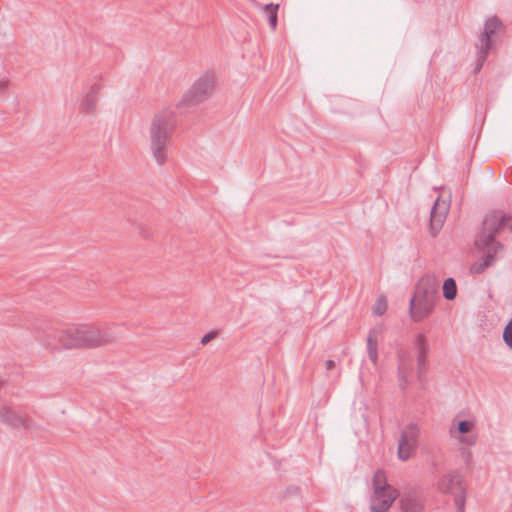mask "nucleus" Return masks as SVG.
Returning <instances> with one entry per match:
<instances>
[{
	"mask_svg": "<svg viewBox=\"0 0 512 512\" xmlns=\"http://www.w3.org/2000/svg\"><path fill=\"white\" fill-rule=\"evenodd\" d=\"M35 337L47 347H56L55 340L65 349L97 348L116 342L117 336L107 324H80L63 330L35 328Z\"/></svg>",
	"mask_w": 512,
	"mask_h": 512,
	"instance_id": "obj_1",
	"label": "nucleus"
},
{
	"mask_svg": "<svg viewBox=\"0 0 512 512\" xmlns=\"http://www.w3.org/2000/svg\"><path fill=\"white\" fill-rule=\"evenodd\" d=\"M505 227L512 231V214L506 215L499 210L486 214L481 231L475 239L476 247L484 253L483 262L471 267L474 273H482L486 268L492 266L498 253L503 251V245L495 240V236Z\"/></svg>",
	"mask_w": 512,
	"mask_h": 512,
	"instance_id": "obj_2",
	"label": "nucleus"
},
{
	"mask_svg": "<svg viewBox=\"0 0 512 512\" xmlns=\"http://www.w3.org/2000/svg\"><path fill=\"white\" fill-rule=\"evenodd\" d=\"M174 111L167 108L156 113L149 128L150 149L158 165L167 161L168 141L175 129Z\"/></svg>",
	"mask_w": 512,
	"mask_h": 512,
	"instance_id": "obj_3",
	"label": "nucleus"
},
{
	"mask_svg": "<svg viewBox=\"0 0 512 512\" xmlns=\"http://www.w3.org/2000/svg\"><path fill=\"white\" fill-rule=\"evenodd\" d=\"M439 296V281L434 275L426 274L419 279L414 296L409 303L410 317L414 322H420L434 311Z\"/></svg>",
	"mask_w": 512,
	"mask_h": 512,
	"instance_id": "obj_4",
	"label": "nucleus"
},
{
	"mask_svg": "<svg viewBox=\"0 0 512 512\" xmlns=\"http://www.w3.org/2000/svg\"><path fill=\"white\" fill-rule=\"evenodd\" d=\"M372 487L370 510L372 512H388L399 493L397 489L388 484L384 470L379 469L375 472Z\"/></svg>",
	"mask_w": 512,
	"mask_h": 512,
	"instance_id": "obj_5",
	"label": "nucleus"
},
{
	"mask_svg": "<svg viewBox=\"0 0 512 512\" xmlns=\"http://www.w3.org/2000/svg\"><path fill=\"white\" fill-rule=\"evenodd\" d=\"M216 85V77L212 72L200 76L191 88L184 94L178 106H194L206 101L212 94Z\"/></svg>",
	"mask_w": 512,
	"mask_h": 512,
	"instance_id": "obj_6",
	"label": "nucleus"
},
{
	"mask_svg": "<svg viewBox=\"0 0 512 512\" xmlns=\"http://www.w3.org/2000/svg\"><path fill=\"white\" fill-rule=\"evenodd\" d=\"M503 29V23L497 16L490 17L485 21L484 29L479 35L478 42L476 43L478 62L476 70H480L483 66V63L492 48L493 36Z\"/></svg>",
	"mask_w": 512,
	"mask_h": 512,
	"instance_id": "obj_7",
	"label": "nucleus"
},
{
	"mask_svg": "<svg viewBox=\"0 0 512 512\" xmlns=\"http://www.w3.org/2000/svg\"><path fill=\"white\" fill-rule=\"evenodd\" d=\"M420 429L417 424L409 423L400 434L398 442V457L402 461H407L416 452L419 445Z\"/></svg>",
	"mask_w": 512,
	"mask_h": 512,
	"instance_id": "obj_8",
	"label": "nucleus"
},
{
	"mask_svg": "<svg viewBox=\"0 0 512 512\" xmlns=\"http://www.w3.org/2000/svg\"><path fill=\"white\" fill-rule=\"evenodd\" d=\"M437 489L440 493L453 495L454 499L461 493L466 495L463 477L457 470L444 474L437 482Z\"/></svg>",
	"mask_w": 512,
	"mask_h": 512,
	"instance_id": "obj_9",
	"label": "nucleus"
},
{
	"mask_svg": "<svg viewBox=\"0 0 512 512\" xmlns=\"http://www.w3.org/2000/svg\"><path fill=\"white\" fill-rule=\"evenodd\" d=\"M0 419L14 429L23 428L30 430L33 427V421L30 417L19 414L5 405L0 407Z\"/></svg>",
	"mask_w": 512,
	"mask_h": 512,
	"instance_id": "obj_10",
	"label": "nucleus"
},
{
	"mask_svg": "<svg viewBox=\"0 0 512 512\" xmlns=\"http://www.w3.org/2000/svg\"><path fill=\"white\" fill-rule=\"evenodd\" d=\"M399 504L402 512H422L424 508L423 497L415 489L404 491Z\"/></svg>",
	"mask_w": 512,
	"mask_h": 512,
	"instance_id": "obj_11",
	"label": "nucleus"
},
{
	"mask_svg": "<svg viewBox=\"0 0 512 512\" xmlns=\"http://www.w3.org/2000/svg\"><path fill=\"white\" fill-rule=\"evenodd\" d=\"M101 84H93L86 95L81 100L79 112L86 115H94L97 109L98 93L101 90Z\"/></svg>",
	"mask_w": 512,
	"mask_h": 512,
	"instance_id": "obj_12",
	"label": "nucleus"
},
{
	"mask_svg": "<svg viewBox=\"0 0 512 512\" xmlns=\"http://www.w3.org/2000/svg\"><path fill=\"white\" fill-rule=\"evenodd\" d=\"M448 208L445 203L442 206L439 204V199H437L431 208L430 212V232L432 236H436L437 233L442 228Z\"/></svg>",
	"mask_w": 512,
	"mask_h": 512,
	"instance_id": "obj_13",
	"label": "nucleus"
},
{
	"mask_svg": "<svg viewBox=\"0 0 512 512\" xmlns=\"http://www.w3.org/2000/svg\"><path fill=\"white\" fill-rule=\"evenodd\" d=\"M414 346L418 353V376L421 379L425 372L426 360L429 352V345L426 336L424 334H418L414 340Z\"/></svg>",
	"mask_w": 512,
	"mask_h": 512,
	"instance_id": "obj_14",
	"label": "nucleus"
},
{
	"mask_svg": "<svg viewBox=\"0 0 512 512\" xmlns=\"http://www.w3.org/2000/svg\"><path fill=\"white\" fill-rule=\"evenodd\" d=\"M473 427H474V422L469 421V420H461L457 424V431L462 435L457 438L461 443L465 444L466 446H474L476 444V441H477L476 435H466L469 432H471Z\"/></svg>",
	"mask_w": 512,
	"mask_h": 512,
	"instance_id": "obj_15",
	"label": "nucleus"
},
{
	"mask_svg": "<svg viewBox=\"0 0 512 512\" xmlns=\"http://www.w3.org/2000/svg\"><path fill=\"white\" fill-rule=\"evenodd\" d=\"M367 351L369 359L374 365L377 364L378 360V342L375 330H370L367 337Z\"/></svg>",
	"mask_w": 512,
	"mask_h": 512,
	"instance_id": "obj_16",
	"label": "nucleus"
},
{
	"mask_svg": "<svg viewBox=\"0 0 512 512\" xmlns=\"http://www.w3.org/2000/svg\"><path fill=\"white\" fill-rule=\"evenodd\" d=\"M278 9H279V5L273 4V3L266 4L263 7V12L267 16L268 23L273 31H275L277 28Z\"/></svg>",
	"mask_w": 512,
	"mask_h": 512,
	"instance_id": "obj_17",
	"label": "nucleus"
},
{
	"mask_svg": "<svg viewBox=\"0 0 512 512\" xmlns=\"http://www.w3.org/2000/svg\"><path fill=\"white\" fill-rule=\"evenodd\" d=\"M443 296L446 300H454L457 296V285L453 278H447L442 286Z\"/></svg>",
	"mask_w": 512,
	"mask_h": 512,
	"instance_id": "obj_18",
	"label": "nucleus"
},
{
	"mask_svg": "<svg viewBox=\"0 0 512 512\" xmlns=\"http://www.w3.org/2000/svg\"><path fill=\"white\" fill-rule=\"evenodd\" d=\"M503 340L505 344L512 350V318L508 321L504 328Z\"/></svg>",
	"mask_w": 512,
	"mask_h": 512,
	"instance_id": "obj_19",
	"label": "nucleus"
},
{
	"mask_svg": "<svg viewBox=\"0 0 512 512\" xmlns=\"http://www.w3.org/2000/svg\"><path fill=\"white\" fill-rule=\"evenodd\" d=\"M387 310V301L384 296H381L377 299L376 305L374 307V314L381 316Z\"/></svg>",
	"mask_w": 512,
	"mask_h": 512,
	"instance_id": "obj_20",
	"label": "nucleus"
},
{
	"mask_svg": "<svg viewBox=\"0 0 512 512\" xmlns=\"http://www.w3.org/2000/svg\"><path fill=\"white\" fill-rule=\"evenodd\" d=\"M465 502H466V495L461 493L456 496L454 499V503L456 506L457 511L456 512H465Z\"/></svg>",
	"mask_w": 512,
	"mask_h": 512,
	"instance_id": "obj_21",
	"label": "nucleus"
},
{
	"mask_svg": "<svg viewBox=\"0 0 512 512\" xmlns=\"http://www.w3.org/2000/svg\"><path fill=\"white\" fill-rule=\"evenodd\" d=\"M217 337V332L216 331H210L208 333H206L202 339H201V344L203 345H206L208 344L210 341H212L213 339H215Z\"/></svg>",
	"mask_w": 512,
	"mask_h": 512,
	"instance_id": "obj_22",
	"label": "nucleus"
},
{
	"mask_svg": "<svg viewBox=\"0 0 512 512\" xmlns=\"http://www.w3.org/2000/svg\"><path fill=\"white\" fill-rule=\"evenodd\" d=\"M335 366H336L335 361L330 360V359L327 360L325 363V367H326L327 371L333 370L335 368Z\"/></svg>",
	"mask_w": 512,
	"mask_h": 512,
	"instance_id": "obj_23",
	"label": "nucleus"
},
{
	"mask_svg": "<svg viewBox=\"0 0 512 512\" xmlns=\"http://www.w3.org/2000/svg\"><path fill=\"white\" fill-rule=\"evenodd\" d=\"M8 86V81L7 80H0V90H5Z\"/></svg>",
	"mask_w": 512,
	"mask_h": 512,
	"instance_id": "obj_24",
	"label": "nucleus"
},
{
	"mask_svg": "<svg viewBox=\"0 0 512 512\" xmlns=\"http://www.w3.org/2000/svg\"><path fill=\"white\" fill-rule=\"evenodd\" d=\"M402 366H403V364L401 363L400 366H399V374H400L401 379L405 380V376L402 373Z\"/></svg>",
	"mask_w": 512,
	"mask_h": 512,
	"instance_id": "obj_25",
	"label": "nucleus"
}]
</instances>
